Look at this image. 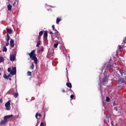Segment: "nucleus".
Instances as JSON below:
<instances>
[{"instance_id": "72a5a7b5", "label": "nucleus", "mask_w": 126, "mask_h": 126, "mask_svg": "<svg viewBox=\"0 0 126 126\" xmlns=\"http://www.w3.org/2000/svg\"><path fill=\"white\" fill-rule=\"evenodd\" d=\"M49 34H55V33H53V32H52V31H50Z\"/></svg>"}, {"instance_id": "b1692460", "label": "nucleus", "mask_w": 126, "mask_h": 126, "mask_svg": "<svg viewBox=\"0 0 126 126\" xmlns=\"http://www.w3.org/2000/svg\"><path fill=\"white\" fill-rule=\"evenodd\" d=\"M110 117V115H107L106 120H107L108 123H110V121H109V118Z\"/></svg>"}, {"instance_id": "ddd939ff", "label": "nucleus", "mask_w": 126, "mask_h": 126, "mask_svg": "<svg viewBox=\"0 0 126 126\" xmlns=\"http://www.w3.org/2000/svg\"><path fill=\"white\" fill-rule=\"evenodd\" d=\"M66 86H67L69 88H72V85L70 82H67L66 84Z\"/></svg>"}, {"instance_id": "20e7f679", "label": "nucleus", "mask_w": 126, "mask_h": 126, "mask_svg": "<svg viewBox=\"0 0 126 126\" xmlns=\"http://www.w3.org/2000/svg\"><path fill=\"white\" fill-rule=\"evenodd\" d=\"M15 74H16V67H14L12 68V71L10 72L8 76V77H12L13 75Z\"/></svg>"}, {"instance_id": "39448f33", "label": "nucleus", "mask_w": 126, "mask_h": 126, "mask_svg": "<svg viewBox=\"0 0 126 126\" xmlns=\"http://www.w3.org/2000/svg\"><path fill=\"white\" fill-rule=\"evenodd\" d=\"M11 100H8L5 104V107H6V110L7 111H9L10 110V102Z\"/></svg>"}, {"instance_id": "2eb2a0df", "label": "nucleus", "mask_w": 126, "mask_h": 126, "mask_svg": "<svg viewBox=\"0 0 126 126\" xmlns=\"http://www.w3.org/2000/svg\"><path fill=\"white\" fill-rule=\"evenodd\" d=\"M58 46H59V41L58 40H55V44H54V48H58Z\"/></svg>"}, {"instance_id": "aec40b11", "label": "nucleus", "mask_w": 126, "mask_h": 126, "mask_svg": "<svg viewBox=\"0 0 126 126\" xmlns=\"http://www.w3.org/2000/svg\"><path fill=\"white\" fill-rule=\"evenodd\" d=\"M2 52H7V48L5 46L3 47Z\"/></svg>"}, {"instance_id": "f8f14e48", "label": "nucleus", "mask_w": 126, "mask_h": 126, "mask_svg": "<svg viewBox=\"0 0 126 126\" xmlns=\"http://www.w3.org/2000/svg\"><path fill=\"white\" fill-rule=\"evenodd\" d=\"M43 33H44V31H41L39 32V35H38V40H40V39H41V36L43 35Z\"/></svg>"}, {"instance_id": "f257e3e1", "label": "nucleus", "mask_w": 126, "mask_h": 126, "mask_svg": "<svg viewBox=\"0 0 126 126\" xmlns=\"http://www.w3.org/2000/svg\"><path fill=\"white\" fill-rule=\"evenodd\" d=\"M114 79L115 81H116L119 84H123L125 82V79L121 78L120 76V73L119 72L116 71L114 73Z\"/></svg>"}, {"instance_id": "5701e85b", "label": "nucleus", "mask_w": 126, "mask_h": 126, "mask_svg": "<svg viewBox=\"0 0 126 126\" xmlns=\"http://www.w3.org/2000/svg\"><path fill=\"white\" fill-rule=\"evenodd\" d=\"M6 40H10V36H9V34L8 33L7 34V38H6Z\"/></svg>"}, {"instance_id": "79ce46f5", "label": "nucleus", "mask_w": 126, "mask_h": 126, "mask_svg": "<svg viewBox=\"0 0 126 126\" xmlns=\"http://www.w3.org/2000/svg\"><path fill=\"white\" fill-rule=\"evenodd\" d=\"M67 81H68V82H69V79H68V77H67Z\"/></svg>"}, {"instance_id": "a18cd8bd", "label": "nucleus", "mask_w": 126, "mask_h": 126, "mask_svg": "<svg viewBox=\"0 0 126 126\" xmlns=\"http://www.w3.org/2000/svg\"><path fill=\"white\" fill-rule=\"evenodd\" d=\"M119 113H120L121 114H122V112H121V111H119Z\"/></svg>"}, {"instance_id": "423d86ee", "label": "nucleus", "mask_w": 126, "mask_h": 126, "mask_svg": "<svg viewBox=\"0 0 126 126\" xmlns=\"http://www.w3.org/2000/svg\"><path fill=\"white\" fill-rule=\"evenodd\" d=\"M12 117H13V115L12 114L10 115H7L4 117L3 120H4L5 121H7L8 119H10V118H12Z\"/></svg>"}, {"instance_id": "9b49d317", "label": "nucleus", "mask_w": 126, "mask_h": 126, "mask_svg": "<svg viewBox=\"0 0 126 126\" xmlns=\"http://www.w3.org/2000/svg\"><path fill=\"white\" fill-rule=\"evenodd\" d=\"M6 31L7 34H12V30L11 29H6Z\"/></svg>"}, {"instance_id": "dca6fc26", "label": "nucleus", "mask_w": 126, "mask_h": 126, "mask_svg": "<svg viewBox=\"0 0 126 126\" xmlns=\"http://www.w3.org/2000/svg\"><path fill=\"white\" fill-rule=\"evenodd\" d=\"M102 81L103 83L107 82V81H108V76H104V77L103 78Z\"/></svg>"}, {"instance_id": "2f4dec72", "label": "nucleus", "mask_w": 126, "mask_h": 126, "mask_svg": "<svg viewBox=\"0 0 126 126\" xmlns=\"http://www.w3.org/2000/svg\"><path fill=\"white\" fill-rule=\"evenodd\" d=\"M40 51H41V52H44V47H41V48Z\"/></svg>"}, {"instance_id": "c85d7f7f", "label": "nucleus", "mask_w": 126, "mask_h": 126, "mask_svg": "<svg viewBox=\"0 0 126 126\" xmlns=\"http://www.w3.org/2000/svg\"><path fill=\"white\" fill-rule=\"evenodd\" d=\"M106 102H110V98L109 97H106Z\"/></svg>"}, {"instance_id": "a211bd4d", "label": "nucleus", "mask_w": 126, "mask_h": 126, "mask_svg": "<svg viewBox=\"0 0 126 126\" xmlns=\"http://www.w3.org/2000/svg\"><path fill=\"white\" fill-rule=\"evenodd\" d=\"M61 21H62V18H57V20H56L57 24H59L60 23V22H61Z\"/></svg>"}, {"instance_id": "a878e982", "label": "nucleus", "mask_w": 126, "mask_h": 126, "mask_svg": "<svg viewBox=\"0 0 126 126\" xmlns=\"http://www.w3.org/2000/svg\"><path fill=\"white\" fill-rule=\"evenodd\" d=\"M4 60L3 59L2 57H0V63H2Z\"/></svg>"}, {"instance_id": "4468645a", "label": "nucleus", "mask_w": 126, "mask_h": 126, "mask_svg": "<svg viewBox=\"0 0 126 126\" xmlns=\"http://www.w3.org/2000/svg\"><path fill=\"white\" fill-rule=\"evenodd\" d=\"M52 28H53L54 31H55L54 34H58V33H59V32H58V31H57V30L55 29V25H52Z\"/></svg>"}, {"instance_id": "473e14b6", "label": "nucleus", "mask_w": 126, "mask_h": 126, "mask_svg": "<svg viewBox=\"0 0 126 126\" xmlns=\"http://www.w3.org/2000/svg\"><path fill=\"white\" fill-rule=\"evenodd\" d=\"M40 126H44V123L41 122Z\"/></svg>"}, {"instance_id": "bb28decb", "label": "nucleus", "mask_w": 126, "mask_h": 126, "mask_svg": "<svg viewBox=\"0 0 126 126\" xmlns=\"http://www.w3.org/2000/svg\"><path fill=\"white\" fill-rule=\"evenodd\" d=\"M32 73V72H30V71H28V72H27V75H28L29 76H31Z\"/></svg>"}, {"instance_id": "de8ad7c7", "label": "nucleus", "mask_w": 126, "mask_h": 126, "mask_svg": "<svg viewBox=\"0 0 126 126\" xmlns=\"http://www.w3.org/2000/svg\"><path fill=\"white\" fill-rule=\"evenodd\" d=\"M110 61H112V59H110Z\"/></svg>"}, {"instance_id": "ea45409f", "label": "nucleus", "mask_w": 126, "mask_h": 126, "mask_svg": "<svg viewBox=\"0 0 126 126\" xmlns=\"http://www.w3.org/2000/svg\"><path fill=\"white\" fill-rule=\"evenodd\" d=\"M6 43H9V40H8V39H6Z\"/></svg>"}, {"instance_id": "37998d69", "label": "nucleus", "mask_w": 126, "mask_h": 126, "mask_svg": "<svg viewBox=\"0 0 126 126\" xmlns=\"http://www.w3.org/2000/svg\"><path fill=\"white\" fill-rule=\"evenodd\" d=\"M120 110L122 111L123 110V109L122 108V107H119Z\"/></svg>"}, {"instance_id": "9d476101", "label": "nucleus", "mask_w": 126, "mask_h": 126, "mask_svg": "<svg viewBox=\"0 0 126 126\" xmlns=\"http://www.w3.org/2000/svg\"><path fill=\"white\" fill-rule=\"evenodd\" d=\"M43 37L46 41H47V39L48 38V32L46 31L44 33Z\"/></svg>"}, {"instance_id": "c03bdc74", "label": "nucleus", "mask_w": 126, "mask_h": 126, "mask_svg": "<svg viewBox=\"0 0 126 126\" xmlns=\"http://www.w3.org/2000/svg\"><path fill=\"white\" fill-rule=\"evenodd\" d=\"M9 80H11V78H9Z\"/></svg>"}, {"instance_id": "cd10ccee", "label": "nucleus", "mask_w": 126, "mask_h": 126, "mask_svg": "<svg viewBox=\"0 0 126 126\" xmlns=\"http://www.w3.org/2000/svg\"><path fill=\"white\" fill-rule=\"evenodd\" d=\"M4 78H5V79H7L8 78V76L6 75V74H4L3 75Z\"/></svg>"}, {"instance_id": "e433bc0d", "label": "nucleus", "mask_w": 126, "mask_h": 126, "mask_svg": "<svg viewBox=\"0 0 126 126\" xmlns=\"http://www.w3.org/2000/svg\"><path fill=\"white\" fill-rule=\"evenodd\" d=\"M15 4H16V2H14L13 3V6H15Z\"/></svg>"}, {"instance_id": "58836bf2", "label": "nucleus", "mask_w": 126, "mask_h": 126, "mask_svg": "<svg viewBox=\"0 0 126 126\" xmlns=\"http://www.w3.org/2000/svg\"><path fill=\"white\" fill-rule=\"evenodd\" d=\"M1 103H2V99H0V103L1 104Z\"/></svg>"}, {"instance_id": "1a4fd4ad", "label": "nucleus", "mask_w": 126, "mask_h": 126, "mask_svg": "<svg viewBox=\"0 0 126 126\" xmlns=\"http://www.w3.org/2000/svg\"><path fill=\"white\" fill-rule=\"evenodd\" d=\"M7 121H6L5 120H2L0 122V125L1 126H2V125H6V124H7Z\"/></svg>"}, {"instance_id": "f3484780", "label": "nucleus", "mask_w": 126, "mask_h": 126, "mask_svg": "<svg viewBox=\"0 0 126 126\" xmlns=\"http://www.w3.org/2000/svg\"><path fill=\"white\" fill-rule=\"evenodd\" d=\"M7 9L8 10H9V11H11V9L12 8V5H10V4H9L7 6Z\"/></svg>"}, {"instance_id": "6e6552de", "label": "nucleus", "mask_w": 126, "mask_h": 126, "mask_svg": "<svg viewBox=\"0 0 126 126\" xmlns=\"http://www.w3.org/2000/svg\"><path fill=\"white\" fill-rule=\"evenodd\" d=\"M10 46L11 48H13V47H14V40L10 39Z\"/></svg>"}, {"instance_id": "4c0bfd02", "label": "nucleus", "mask_w": 126, "mask_h": 126, "mask_svg": "<svg viewBox=\"0 0 126 126\" xmlns=\"http://www.w3.org/2000/svg\"><path fill=\"white\" fill-rule=\"evenodd\" d=\"M62 92H63V93H65V90H64V89H63L62 90Z\"/></svg>"}, {"instance_id": "c9c22d12", "label": "nucleus", "mask_w": 126, "mask_h": 126, "mask_svg": "<svg viewBox=\"0 0 126 126\" xmlns=\"http://www.w3.org/2000/svg\"><path fill=\"white\" fill-rule=\"evenodd\" d=\"M8 45H9V42H6V46L7 47V46H8Z\"/></svg>"}, {"instance_id": "7c9ffc66", "label": "nucleus", "mask_w": 126, "mask_h": 126, "mask_svg": "<svg viewBox=\"0 0 126 126\" xmlns=\"http://www.w3.org/2000/svg\"><path fill=\"white\" fill-rule=\"evenodd\" d=\"M73 98H74V95L71 94V95H70V98H71V99H73Z\"/></svg>"}, {"instance_id": "393cba45", "label": "nucleus", "mask_w": 126, "mask_h": 126, "mask_svg": "<svg viewBox=\"0 0 126 126\" xmlns=\"http://www.w3.org/2000/svg\"><path fill=\"white\" fill-rule=\"evenodd\" d=\"M41 44V41L39 40L36 44V47H39Z\"/></svg>"}, {"instance_id": "a19ab883", "label": "nucleus", "mask_w": 126, "mask_h": 126, "mask_svg": "<svg viewBox=\"0 0 126 126\" xmlns=\"http://www.w3.org/2000/svg\"><path fill=\"white\" fill-rule=\"evenodd\" d=\"M119 48L120 49H122V46L121 45L119 46Z\"/></svg>"}, {"instance_id": "4be33fe9", "label": "nucleus", "mask_w": 126, "mask_h": 126, "mask_svg": "<svg viewBox=\"0 0 126 126\" xmlns=\"http://www.w3.org/2000/svg\"><path fill=\"white\" fill-rule=\"evenodd\" d=\"M18 93H15L14 94V97H15V98H17L18 97Z\"/></svg>"}, {"instance_id": "49530a36", "label": "nucleus", "mask_w": 126, "mask_h": 126, "mask_svg": "<svg viewBox=\"0 0 126 126\" xmlns=\"http://www.w3.org/2000/svg\"><path fill=\"white\" fill-rule=\"evenodd\" d=\"M8 1H10V0H8Z\"/></svg>"}, {"instance_id": "0eeeda50", "label": "nucleus", "mask_w": 126, "mask_h": 126, "mask_svg": "<svg viewBox=\"0 0 126 126\" xmlns=\"http://www.w3.org/2000/svg\"><path fill=\"white\" fill-rule=\"evenodd\" d=\"M10 60L11 61V62L15 61V55H14V54L11 55L10 57Z\"/></svg>"}, {"instance_id": "7ed1b4c3", "label": "nucleus", "mask_w": 126, "mask_h": 126, "mask_svg": "<svg viewBox=\"0 0 126 126\" xmlns=\"http://www.w3.org/2000/svg\"><path fill=\"white\" fill-rule=\"evenodd\" d=\"M115 65H116V63L112 64L111 63V62H109V63L105 64V67H106L107 70H110V69L115 68V67H117V66H115Z\"/></svg>"}, {"instance_id": "412c9836", "label": "nucleus", "mask_w": 126, "mask_h": 126, "mask_svg": "<svg viewBox=\"0 0 126 126\" xmlns=\"http://www.w3.org/2000/svg\"><path fill=\"white\" fill-rule=\"evenodd\" d=\"M34 67H35V66L34 65V63H32V65L30 66V69H34Z\"/></svg>"}, {"instance_id": "c756f323", "label": "nucleus", "mask_w": 126, "mask_h": 126, "mask_svg": "<svg viewBox=\"0 0 126 126\" xmlns=\"http://www.w3.org/2000/svg\"><path fill=\"white\" fill-rule=\"evenodd\" d=\"M7 70L8 72H11V68H8Z\"/></svg>"}, {"instance_id": "6ab92c4d", "label": "nucleus", "mask_w": 126, "mask_h": 126, "mask_svg": "<svg viewBox=\"0 0 126 126\" xmlns=\"http://www.w3.org/2000/svg\"><path fill=\"white\" fill-rule=\"evenodd\" d=\"M38 116L39 117H42V115H41V114H39V113L37 112L35 114L36 119H38Z\"/></svg>"}, {"instance_id": "f03ea898", "label": "nucleus", "mask_w": 126, "mask_h": 126, "mask_svg": "<svg viewBox=\"0 0 126 126\" xmlns=\"http://www.w3.org/2000/svg\"><path fill=\"white\" fill-rule=\"evenodd\" d=\"M36 50H33L31 51L30 53L29 54L30 59L32 61H34V63L37 64L38 63V59L37 58V54H35Z\"/></svg>"}, {"instance_id": "09e8293b", "label": "nucleus", "mask_w": 126, "mask_h": 126, "mask_svg": "<svg viewBox=\"0 0 126 126\" xmlns=\"http://www.w3.org/2000/svg\"><path fill=\"white\" fill-rule=\"evenodd\" d=\"M1 74H0V75H1Z\"/></svg>"}, {"instance_id": "f704fd0d", "label": "nucleus", "mask_w": 126, "mask_h": 126, "mask_svg": "<svg viewBox=\"0 0 126 126\" xmlns=\"http://www.w3.org/2000/svg\"><path fill=\"white\" fill-rule=\"evenodd\" d=\"M111 126H114V122L113 121L111 122Z\"/></svg>"}]
</instances>
